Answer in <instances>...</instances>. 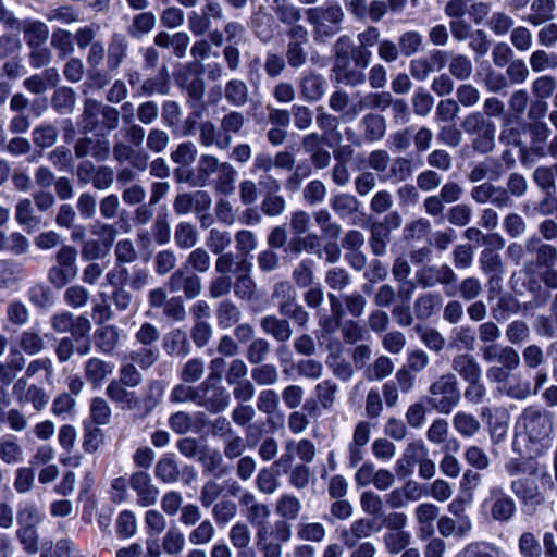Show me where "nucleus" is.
Masks as SVG:
<instances>
[{
    "label": "nucleus",
    "mask_w": 557,
    "mask_h": 557,
    "mask_svg": "<svg viewBox=\"0 0 557 557\" xmlns=\"http://www.w3.org/2000/svg\"><path fill=\"white\" fill-rule=\"evenodd\" d=\"M554 414L543 408L529 406L516 422L517 437L524 443L525 455L533 459L546 454L553 445Z\"/></svg>",
    "instance_id": "obj_1"
},
{
    "label": "nucleus",
    "mask_w": 557,
    "mask_h": 557,
    "mask_svg": "<svg viewBox=\"0 0 557 557\" xmlns=\"http://www.w3.org/2000/svg\"><path fill=\"white\" fill-rule=\"evenodd\" d=\"M308 23L312 26L315 41H324L339 33L345 13L336 1H326L322 5L306 10Z\"/></svg>",
    "instance_id": "obj_2"
},
{
    "label": "nucleus",
    "mask_w": 557,
    "mask_h": 557,
    "mask_svg": "<svg viewBox=\"0 0 557 557\" xmlns=\"http://www.w3.org/2000/svg\"><path fill=\"white\" fill-rule=\"evenodd\" d=\"M428 404L438 413L448 414L460 401L458 380L454 373L442 374L429 386Z\"/></svg>",
    "instance_id": "obj_3"
},
{
    "label": "nucleus",
    "mask_w": 557,
    "mask_h": 557,
    "mask_svg": "<svg viewBox=\"0 0 557 557\" xmlns=\"http://www.w3.org/2000/svg\"><path fill=\"white\" fill-rule=\"evenodd\" d=\"M461 127L466 134L473 136L472 149L485 154L495 148V124L481 111H473L465 116Z\"/></svg>",
    "instance_id": "obj_4"
},
{
    "label": "nucleus",
    "mask_w": 557,
    "mask_h": 557,
    "mask_svg": "<svg viewBox=\"0 0 557 557\" xmlns=\"http://www.w3.org/2000/svg\"><path fill=\"white\" fill-rule=\"evenodd\" d=\"M292 524L285 521H275L272 531L257 530L256 545L262 557H282L283 544L292 540Z\"/></svg>",
    "instance_id": "obj_5"
},
{
    "label": "nucleus",
    "mask_w": 557,
    "mask_h": 557,
    "mask_svg": "<svg viewBox=\"0 0 557 557\" xmlns=\"http://www.w3.org/2000/svg\"><path fill=\"white\" fill-rule=\"evenodd\" d=\"M417 282L423 288H432L436 285H443L447 297L456 295V284L458 276L454 269L448 264L424 265L416 273Z\"/></svg>",
    "instance_id": "obj_6"
},
{
    "label": "nucleus",
    "mask_w": 557,
    "mask_h": 557,
    "mask_svg": "<svg viewBox=\"0 0 557 557\" xmlns=\"http://www.w3.org/2000/svg\"><path fill=\"white\" fill-rule=\"evenodd\" d=\"M238 503L245 518L244 522L253 527L256 531L263 529L270 531L271 508L268 504L260 502L250 491H244L238 498Z\"/></svg>",
    "instance_id": "obj_7"
},
{
    "label": "nucleus",
    "mask_w": 557,
    "mask_h": 557,
    "mask_svg": "<svg viewBox=\"0 0 557 557\" xmlns=\"http://www.w3.org/2000/svg\"><path fill=\"white\" fill-rule=\"evenodd\" d=\"M528 253L534 255L535 259L523 264L521 272L525 275H533L535 268L543 269L557 264V247L544 243L537 235L527 238Z\"/></svg>",
    "instance_id": "obj_8"
},
{
    "label": "nucleus",
    "mask_w": 557,
    "mask_h": 557,
    "mask_svg": "<svg viewBox=\"0 0 557 557\" xmlns=\"http://www.w3.org/2000/svg\"><path fill=\"white\" fill-rule=\"evenodd\" d=\"M197 406L205 408L211 413L224 411L231 403L227 389L219 383L206 380L199 384Z\"/></svg>",
    "instance_id": "obj_9"
},
{
    "label": "nucleus",
    "mask_w": 557,
    "mask_h": 557,
    "mask_svg": "<svg viewBox=\"0 0 557 557\" xmlns=\"http://www.w3.org/2000/svg\"><path fill=\"white\" fill-rule=\"evenodd\" d=\"M482 508L488 510L492 519L498 522L509 521L516 512L515 500L498 486L490 490Z\"/></svg>",
    "instance_id": "obj_10"
},
{
    "label": "nucleus",
    "mask_w": 557,
    "mask_h": 557,
    "mask_svg": "<svg viewBox=\"0 0 557 557\" xmlns=\"http://www.w3.org/2000/svg\"><path fill=\"white\" fill-rule=\"evenodd\" d=\"M212 198L207 190H194L180 193L173 200V210L177 215L188 213L199 214L202 211H210Z\"/></svg>",
    "instance_id": "obj_11"
},
{
    "label": "nucleus",
    "mask_w": 557,
    "mask_h": 557,
    "mask_svg": "<svg viewBox=\"0 0 557 557\" xmlns=\"http://www.w3.org/2000/svg\"><path fill=\"white\" fill-rule=\"evenodd\" d=\"M429 454V448L423 441L416 440L407 444L401 456L395 462V473L398 478H409L413 474L414 467Z\"/></svg>",
    "instance_id": "obj_12"
},
{
    "label": "nucleus",
    "mask_w": 557,
    "mask_h": 557,
    "mask_svg": "<svg viewBox=\"0 0 557 557\" xmlns=\"http://www.w3.org/2000/svg\"><path fill=\"white\" fill-rule=\"evenodd\" d=\"M128 485L136 493L139 507H151L157 504L160 491L146 471H136L128 479Z\"/></svg>",
    "instance_id": "obj_13"
},
{
    "label": "nucleus",
    "mask_w": 557,
    "mask_h": 557,
    "mask_svg": "<svg viewBox=\"0 0 557 557\" xmlns=\"http://www.w3.org/2000/svg\"><path fill=\"white\" fill-rule=\"evenodd\" d=\"M12 393L21 405L30 404L36 411L44 410L50 400L44 387L35 383H25V380H16Z\"/></svg>",
    "instance_id": "obj_14"
},
{
    "label": "nucleus",
    "mask_w": 557,
    "mask_h": 557,
    "mask_svg": "<svg viewBox=\"0 0 557 557\" xmlns=\"http://www.w3.org/2000/svg\"><path fill=\"white\" fill-rule=\"evenodd\" d=\"M172 293L183 292L187 299H194L201 294V278L189 273L186 268H180L174 271L166 283Z\"/></svg>",
    "instance_id": "obj_15"
},
{
    "label": "nucleus",
    "mask_w": 557,
    "mask_h": 557,
    "mask_svg": "<svg viewBox=\"0 0 557 557\" xmlns=\"http://www.w3.org/2000/svg\"><path fill=\"white\" fill-rule=\"evenodd\" d=\"M112 154L119 164L129 163L138 172H145L148 169L149 153L144 149H136L123 140L114 143Z\"/></svg>",
    "instance_id": "obj_16"
},
{
    "label": "nucleus",
    "mask_w": 557,
    "mask_h": 557,
    "mask_svg": "<svg viewBox=\"0 0 557 557\" xmlns=\"http://www.w3.org/2000/svg\"><path fill=\"white\" fill-rule=\"evenodd\" d=\"M110 151V140L106 136L99 138L85 136L74 145V153L78 159L91 157L96 161L102 162L109 158Z\"/></svg>",
    "instance_id": "obj_17"
},
{
    "label": "nucleus",
    "mask_w": 557,
    "mask_h": 557,
    "mask_svg": "<svg viewBox=\"0 0 557 557\" xmlns=\"http://www.w3.org/2000/svg\"><path fill=\"white\" fill-rule=\"evenodd\" d=\"M237 270L240 272L233 282L234 295L240 300H252L257 292V283L251 277L252 264L247 260L237 263Z\"/></svg>",
    "instance_id": "obj_18"
},
{
    "label": "nucleus",
    "mask_w": 557,
    "mask_h": 557,
    "mask_svg": "<svg viewBox=\"0 0 557 557\" xmlns=\"http://www.w3.org/2000/svg\"><path fill=\"white\" fill-rule=\"evenodd\" d=\"M512 493L527 506H539L544 503V495L533 478H520L510 484Z\"/></svg>",
    "instance_id": "obj_19"
},
{
    "label": "nucleus",
    "mask_w": 557,
    "mask_h": 557,
    "mask_svg": "<svg viewBox=\"0 0 557 557\" xmlns=\"http://www.w3.org/2000/svg\"><path fill=\"white\" fill-rule=\"evenodd\" d=\"M128 55V40L122 34L112 35L107 49V72L115 73Z\"/></svg>",
    "instance_id": "obj_20"
},
{
    "label": "nucleus",
    "mask_w": 557,
    "mask_h": 557,
    "mask_svg": "<svg viewBox=\"0 0 557 557\" xmlns=\"http://www.w3.org/2000/svg\"><path fill=\"white\" fill-rule=\"evenodd\" d=\"M260 327L264 334L271 336L276 342L286 343L292 338L293 329L287 319L275 314H268L260 319Z\"/></svg>",
    "instance_id": "obj_21"
},
{
    "label": "nucleus",
    "mask_w": 557,
    "mask_h": 557,
    "mask_svg": "<svg viewBox=\"0 0 557 557\" xmlns=\"http://www.w3.org/2000/svg\"><path fill=\"white\" fill-rule=\"evenodd\" d=\"M161 547L164 555L180 557L186 548V537L175 521L164 531L161 537Z\"/></svg>",
    "instance_id": "obj_22"
},
{
    "label": "nucleus",
    "mask_w": 557,
    "mask_h": 557,
    "mask_svg": "<svg viewBox=\"0 0 557 557\" xmlns=\"http://www.w3.org/2000/svg\"><path fill=\"white\" fill-rule=\"evenodd\" d=\"M274 510L280 518L277 521L289 523L299 518L302 504L296 495L282 493L275 500Z\"/></svg>",
    "instance_id": "obj_23"
},
{
    "label": "nucleus",
    "mask_w": 557,
    "mask_h": 557,
    "mask_svg": "<svg viewBox=\"0 0 557 557\" xmlns=\"http://www.w3.org/2000/svg\"><path fill=\"white\" fill-rule=\"evenodd\" d=\"M165 383L161 380L149 382L143 398L138 397L137 412L140 417L148 416L162 400Z\"/></svg>",
    "instance_id": "obj_24"
},
{
    "label": "nucleus",
    "mask_w": 557,
    "mask_h": 557,
    "mask_svg": "<svg viewBox=\"0 0 557 557\" xmlns=\"http://www.w3.org/2000/svg\"><path fill=\"white\" fill-rule=\"evenodd\" d=\"M126 385L116 380H112L106 387V395L115 404L121 405L123 409L136 411L138 406V396L135 392L127 391Z\"/></svg>",
    "instance_id": "obj_25"
},
{
    "label": "nucleus",
    "mask_w": 557,
    "mask_h": 557,
    "mask_svg": "<svg viewBox=\"0 0 557 557\" xmlns=\"http://www.w3.org/2000/svg\"><path fill=\"white\" fill-rule=\"evenodd\" d=\"M451 369L465 381L482 377V368L473 355L468 352L456 355L451 360Z\"/></svg>",
    "instance_id": "obj_26"
},
{
    "label": "nucleus",
    "mask_w": 557,
    "mask_h": 557,
    "mask_svg": "<svg viewBox=\"0 0 557 557\" xmlns=\"http://www.w3.org/2000/svg\"><path fill=\"white\" fill-rule=\"evenodd\" d=\"M329 106L333 111L341 113L344 122L354 121L361 112L360 102L358 104H350L349 95L343 90L334 91L330 96Z\"/></svg>",
    "instance_id": "obj_27"
},
{
    "label": "nucleus",
    "mask_w": 557,
    "mask_h": 557,
    "mask_svg": "<svg viewBox=\"0 0 557 557\" xmlns=\"http://www.w3.org/2000/svg\"><path fill=\"white\" fill-rule=\"evenodd\" d=\"M114 366L99 358H90L85 363V377L94 387L99 388L104 380L113 373Z\"/></svg>",
    "instance_id": "obj_28"
},
{
    "label": "nucleus",
    "mask_w": 557,
    "mask_h": 557,
    "mask_svg": "<svg viewBox=\"0 0 557 557\" xmlns=\"http://www.w3.org/2000/svg\"><path fill=\"white\" fill-rule=\"evenodd\" d=\"M26 359L18 349H11L4 362H0V383L9 386L25 368Z\"/></svg>",
    "instance_id": "obj_29"
},
{
    "label": "nucleus",
    "mask_w": 557,
    "mask_h": 557,
    "mask_svg": "<svg viewBox=\"0 0 557 557\" xmlns=\"http://www.w3.org/2000/svg\"><path fill=\"white\" fill-rule=\"evenodd\" d=\"M246 119L239 111H230L220 120V131L223 136L224 146H231L234 136L242 134L245 126Z\"/></svg>",
    "instance_id": "obj_30"
},
{
    "label": "nucleus",
    "mask_w": 557,
    "mask_h": 557,
    "mask_svg": "<svg viewBox=\"0 0 557 557\" xmlns=\"http://www.w3.org/2000/svg\"><path fill=\"white\" fill-rule=\"evenodd\" d=\"M163 349L171 357L185 358L190 352V344L184 331L175 329L163 338Z\"/></svg>",
    "instance_id": "obj_31"
},
{
    "label": "nucleus",
    "mask_w": 557,
    "mask_h": 557,
    "mask_svg": "<svg viewBox=\"0 0 557 557\" xmlns=\"http://www.w3.org/2000/svg\"><path fill=\"white\" fill-rule=\"evenodd\" d=\"M121 341V331L117 326L106 324L95 333L96 347L106 355H112Z\"/></svg>",
    "instance_id": "obj_32"
},
{
    "label": "nucleus",
    "mask_w": 557,
    "mask_h": 557,
    "mask_svg": "<svg viewBox=\"0 0 557 557\" xmlns=\"http://www.w3.org/2000/svg\"><path fill=\"white\" fill-rule=\"evenodd\" d=\"M42 376L48 385H53L54 382V368L50 358H38L32 360L25 368V373L18 380H35Z\"/></svg>",
    "instance_id": "obj_33"
},
{
    "label": "nucleus",
    "mask_w": 557,
    "mask_h": 557,
    "mask_svg": "<svg viewBox=\"0 0 557 557\" xmlns=\"http://www.w3.org/2000/svg\"><path fill=\"white\" fill-rule=\"evenodd\" d=\"M325 86L326 82L320 74H305L299 84L301 97L309 102L318 101L323 97Z\"/></svg>",
    "instance_id": "obj_34"
},
{
    "label": "nucleus",
    "mask_w": 557,
    "mask_h": 557,
    "mask_svg": "<svg viewBox=\"0 0 557 557\" xmlns=\"http://www.w3.org/2000/svg\"><path fill=\"white\" fill-rule=\"evenodd\" d=\"M363 139L368 143L381 140L386 133L385 119L375 113H368L360 120Z\"/></svg>",
    "instance_id": "obj_35"
},
{
    "label": "nucleus",
    "mask_w": 557,
    "mask_h": 557,
    "mask_svg": "<svg viewBox=\"0 0 557 557\" xmlns=\"http://www.w3.org/2000/svg\"><path fill=\"white\" fill-rule=\"evenodd\" d=\"M250 28L256 37L263 44L270 42L274 37L273 17L260 9L250 18Z\"/></svg>",
    "instance_id": "obj_36"
},
{
    "label": "nucleus",
    "mask_w": 557,
    "mask_h": 557,
    "mask_svg": "<svg viewBox=\"0 0 557 557\" xmlns=\"http://www.w3.org/2000/svg\"><path fill=\"white\" fill-rule=\"evenodd\" d=\"M442 307V297L436 293H426L419 296L413 304L414 315L418 320L426 321L437 313Z\"/></svg>",
    "instance_id": "obj_37"
},
{
    "label": "nucleus",
    "mask_w": 557,
    "mask_h": 557,
    "mask_svg": "<svg viewBox=\"0 0 557 557\" xmlns=\"http://www.w3.org/2000/svg\"><path fill=\"white\" fill-rule=\"evenodd\" d=\"M154 476L165 484H173L180 480L181 471L174 455L165 454L157 461Z\"/></svg>",
    "instance_id": "obj_38"
},
{
    "label": "nucleus",
    "mask_w": 557,
    "mask_h": 557,
    "mask_svg": "<svg viewBox=\"0 0 557 557\" xmlns=\"http://www.w3.org/2000/svg\"><path fill=\"white\" fill-rule=\"evenodd\" d=\"M45 519V512L30 500L21 502L17 506L16 522L18 527H39Z\"/></svg>",
    "instance_id": "obj_39"
},
{
    "label": "nucleus",
    "mask_w": 557,
    "mask_h": 557,
    "mask_svg": "<svg viewBox=\"0 0 557 557\" xmlns=\"http://www.w3.org/2000/svg\"><path fill=\"white\" fill-rule=\"evenodd\" d=\"M22 30L29 48L44 46L49 38V28L41 21L26 20L23 22Z\"/></svg>",
    "instance_id": "obj_40"
},
{
    "label": "nucleus",
    "mask_w": 557,
    "mask_h": 557,
    "mask_svg": "<svg viewBox=\"0 0 557 557\" xmlns=\"http://www.w3.org/2000/svg\"><path fill=\"white\" fill-rule=\"evenodd\" d=\"M218 325L221 329H231L235 326L242 319L239 307L231 299L220 301L215 309Z\"/></svg>",
    "instance_id": "obj_41"
},
{
    "label": "nucleus",
    "mask_w": 557,
    "mask_h": 557,
    "mask_svg": "<svg viewBox=\"0 0 557 557\" xmlns=\"http://www.w3.org/2000/svg\"><path fill=\"white\" fill-rule=\"evenodd\" d=\"M554 0H533L530 4V14L524 21L533 26H540L553 18L555 10Z\"/></svg>",
    "instance_id": "obj_42"
},
{
    "label": "nucleus",
    "mask_w": 557,
    "mask_h": 557,
    "mask_svg": "<svg viewBox=\"0 0 557 557\" xmlns=\"http://www.w3.org/2000/svg\"><path fill=\"white\" fill-rule=\"evenodd\" d=\"M454 430L465 438L475 436L481 430V422L479 419L469 412L458 411L454 414L453 420Z\"/></svg>",
    "instance_id": "obj_43"
},
{
    "label": "nucleus",
    "mask_w": 557,
    "mask_h": 557,
    "mask_svg": "<svg viewBox=\"0 0 557 557\" xmlns=\"http://www.w3.org/2000/svg\"><path fill=\"white\" fill-rule=\"evenodd\" d=\"M363 69L351 66L350 62L342 64H333V72L338 83L346 86L356 87L366 82V74Z\"/></svg>",
    "instance_id": "obj_44"
},
{
    "label": "nucleus",
    "mask_w": 557,
    "mask_h": 557,
    "mask_svg": "<svg viewBox=\"0 0 557 557\" xmlns=\"http://www.w3.org/2000/svg\"><path fill=\"white\" fill-rule=\"evenodd\" d=\"M237 171L230 162H223V166L216 173V177L212 181L214 190L218 194L230 196L235 191V182Z\"/></svg>",
    "instance_id": "obj_45"
},
{
    "label": "nucleus",
    "mask_w": 557,
    "mask_h": 557,
    "mask_svg": "<svg viewBox=\"0 0 557 557\" xmlns=\"http://www.w3.org/2000/svg\"><path fill=\"white\" fill-rule=\"evenodd\" d=\"M330 206L341 219H346L359 211L360 201L351 194L341 193L331 197Z\"/></svg>",
    "instance_id": "obj_46"
},
{
    "label": "nucleus",
    "mask_w": 557,
    "mask_h": 557,
    "mask_svg": "<svg viewBox=\"0 0 557 557\" xmlns=\"http://www.w3.org/2000/svg\"><path fill=\"white\" fill-rule=\"evenodd\" d=\"M224 98L233 107H244L249 99L247 84L238 78H232L225 83Z\"/></svg>",
    "instance_id": "obj_47"
},
{
    "label": "nucleus",
    "mask_w": 557,
    "mask_h": 557,
    "mask_svg": "<svg viewBox=\"0 0 557 557\" xmlns=\"http://www.w3.org/2000/svg\"><path fill=\"white\" fill-rule=\"evenodd\" d=\"M479 265L482 272L488 276L490 283L500 281L502 273V258L500 256L490 248L482 250L479 257Z\"/></svg>",
    "instance_id": "obj_48"
},
{
    "label": "nucleus",
    "mask_w": 557,
    "mask_h": 557,
    "mask_svg": "<svg viewBox=\"0 0 557 557\" xmlns=\"http://www.w3.org/2000/svg\"><path fill=\"white\" fill-rule=\"evenodd\" d=\"M440 508L433 503H421L413 511L414 519L421 532L433 533V522L438 519Z\"/></svg>",
    "instance_id": "obj_49"
},
{
    "label": "nucleus",
    "mask_w": 557,
    "mask_h": 557,
    "mask_svg": "<svg viewBox=\"0 0 557 557\" xmlns=\"http://www.w3.org/2000/svg\"><path fill=\"white\" fill-rule=\"evenodd\" d=\"M223 166V162L213 154H201L197 163L198 182L194 186L205 187L208 185L210 177L216 174Z\"/></svg>",
    "instance_id": "obj_50"
},
{
    "label": "nucleus",
    "mask_w": 557,
    "mask_h": 557,
    "mask_svg": "<svg viewBox=\"0 0 557 557\" xmlns=\"http://www.w3.org/2000/svg\"><path fill=\"white\" fill-rule=\"evenodd\" d=\"M198 131L201 146L206 148L214 146L220 150L227 149V147L224 146L220 126L218 127L212 121H202L198 126Z\"/></svg>",
    "instance_id": "obj_51"
},
{
    "label": "nucleus",
    "mask_w": 557,
    "mask_h": 557,
    "mask_svg": "<svg viewBox=\"0 0 557 557\" xmlns=\"http://www.w3.org/2000/svg\"><path fill=\"white\" fill-rule=\"evenodd\" d=\"M278 474L272 467L261 468L255 480L257 490L263 495L274 494L281 487Z\"/></svg>",
    "instance_id": "obj_52"
},
{
    "label": "nucleus",
    "mask_w": 557,
    "mask_h": 557,
    "mask_svg": "<svg viewBox=\"0 0 557 557\" xmlns=\"http://www.w3.org/2000/svg\"><path fill=\"white\" fill-rule=\"evenodd\" d=\"M115 532L119 539L128 540L138 532V521L136 515L129 510H122L115 521Z\"/></svg>",
    "instance_id": "obj_53"
},
{
    "label": "nucleus",
    "mask_w": 557,
    "mask_h": 557,
    "mask_svg": "<svg viewBox=\"0 0 557 557\" xmlns=\"http://www.w3.org/2000/svg\"><path fill=\"white\" fill-rule=\"evenodd\" d=\"M15 220L26 230L37 228L40 225V219L35 215L32 200L24 198L17 201L15 207Z\"/></svg>",
    "instance_id": "obj_54"
},
{
    "label": "nucleus",
    "mask_w": 557,
    "mask_h": 557,
    "mask_svg": "<svg viewBox=\"0 0 557 557\" xmlns=\"http://www.w3.org/2000/svg\"><path fill=\"white\" fill-rule=\"evenodd\" d=\"M281 315L292 319L298 326L306 327L309 322V312L296 299L277 302Z\"/></svg>",
    "instance_id": "obj_55"
},
{
    "label": "nucleus",
    "mask_w": 557,
    "mask_h": 557,
    "mask_svg": "<svg viewBox=\"0 0 557 557\" xmlns=\"http://www.w3.org/2000/svg\"><path fill=\"white\" fill-rule=\"evenodd\" d=\"M519 309V301L513 296L505 294L498 297L496 304L491 308V313L494 320L502 322L518 313Z\"/></svg>",
    "instance_id": "obj_56"
},
{
    "label": "nucleus",
    "mask_w": 557,
    "mask_h": 557,
    "mask_svg": "<svg viewBox=\"0 0 557 557\" xmlns=\"http://www.w3.org/2000/svg\"><path fill=\"white\" fill-rule=\"evenodd\" d=\"M382 541L385 549L393 555L401 553L405 548H407L411 541L412 535L409 531H386Z\"/></svg>",
    "instance_id": "obj_57"
},
{
    "label": "nucleus",
    "mask_w": 557,
    "mask_h": 557,
    "mask_svg": "<svg viewBox=\"0 0 557 557\" xmlns=\"http://www.w3.org/2000/svg\"><path fill=\"white\" fill-rule=\"evenodd\" d=\"M199 238L198 231L190 222L182 221L174 230V243L181 249L194 247Z\"/></svg>",
    "instance_id": "obj_58"
},
{
    "label": "nucleus",
    "mask_w": 557,
    "mask_h": 557,
    "mask_svg": "<svg viewBox=\"0 0 557 557\" xmlns=\"http://www.w3.org/2000/svg\"><path fill=\"white\" fill-rule=\"evenodd\" d=\"M326 536V528L320 522H299L296 537L301 542L321 543Z\"/></svg>",
    "instance_id": "obj_59"
},
{
    "label": "nucleus",
    "mask_w": 557,
    "mask_h": 557,
    "mask_svg": "<svg viewBox=\"0 0 557 557\" xmlns=\"http://www.w3.org/2000/svg\"><path fill=\"white\" fill-rule=\"evenodd\" d=\"M15 537L26 554L36 555L39 552L38 527L17 525Z\"/></svg>",
    "instance_id": "obj_60"
},
{
    "label": "nucleus",
    "mask_w": 557,
    "mask_h": 557,
    "mask_svg": "<svg viewBox=\"0 0 557 557\" xmlns=\"http://www.w3.org/2000/svg\"><path fill=\"white\" fill-rule=\"evenodd\" d=\"M251 379L259 386H272L280 380V373L276 366L262 362L255 364L251 369Z\"/></svg>",
    "instance_id": "obj_61"
},
{
    "label": "nucleus",
    "mask_w": 557,
    "mask_h": 557,
    "mask_svg": "<svg viewBox=\"0 0 557 557\" xmlns=\"http://www.w3.org/2000/svg\"><path fill=\"white\" fill-rule=\"evenodd\" d=\"M271 352V344L267 338L256 337L246 348L245 356L250 364L264 362Z\"/></svg>",
    "instance_id": "obj_62"
},
{
    "label": "nucleus",
    "mask_w": 557,
    "mask_h": 557,
    "mask_svg": "<svg viewBox=\"0 0 557 557\" xmlns=\"http://www.w3.org/2000/svg\"><path fill=\"white\" fill-rule=\"evenodd\" d=\"M157 17L152 12H143L133 17L127 32L133 38H140L149 34L156 26Z\"/></svg>",
    "instance_id": "obj_63"
},
{
    "label": "nucleus",
    "mask_w": 557,
    "mask_h": 557,
    "mask_svg": "<svg viewBox=\"0 0 557 557\" xmlns=\"http://www.w3.org/2000/svg\"><path fill=\"white\" fill-rule=\"evenodd\" d=\"M457 557H506V555L502 549L487 542H472Z\"/></svg>",
    "instance_id": "obj_64"
}]
</instances>
